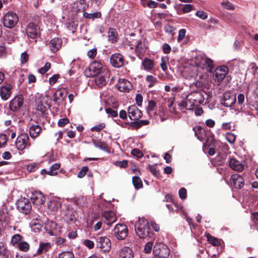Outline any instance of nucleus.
<instances>
[{
    "mask_svg": "<svg viewBox=\"0 0 258 258\" xmlns=\"http://www.w3.org/2000/svg\"><path fill=\"white\" fill-rule=\"evenodd\" d=\"M169 249L162 244H156L153 248L154 257L167 258L169 255Z\"/></svg>",
    "mask_w": 258,
    "mask_h": 258,
    "instance_id": "423d86ee",
    "label": "nucleus"
},
{
    "mask_svg": "<svg viewBox=\"0 0 258 258\" xmlns=\"http://www.w3.org/2000/svg\"><path fill=\"white\" fill-rule=\"evenodd\" d=\"M67 93L68 91L65 88H62L56 91L53 96L54 102L59 105L66 99Z\"/></svg>",
    "mask_w": 258,
    "mask_h": 258,
    "instance_id": "f3484780",
    "label": "nucleus"
},
{
    "mask_svg": "<svg viewBox=\"0 0 258 258\" xmlns=\"http://www.w3.org/2000/svg\"><path fill=\"white\" fill-rule=\"evenodd\" d=\"M179 196L181 199H185L186 198V189L182 187L179 190Z\"/></svg>",
    "mask_w": 258,
    "mask_h": 258,
    "instance_id": "052dcab7",
    "label": "nucleus"
},
{
    "mask_svg": "<svg viewBox=\"0 0 258 258\" xmlns=\"http://www.w3.org/2000/svg\"><path fill=\"white\" fill-rule=\"evenodd\" d=\"M23 104V98L21 95L15 97L9 103V107L11 110L17 111L22 106Z\"/></svg>",
    "mask_w": 258,
    "mask_h": 258,
    "instance_id": "a211bd4d",
    "label": "nucleus"
},
{
    "mask_svg": "<svg viewBox=\"0 0 258 258\" xmlns=\"http://www.w3.org/2000/svg\"><path fill=\"white\" fill-rule=\"evenodd\" d=\"M156 107V103L154 101L150 100L149 102L148 106L147 107V111L148 114L151 116L152 114H155V108Z\"/></svg>",
    "mask_w": 258,
    "mask_h": 258,
    "instance_id": "4c0bfd02",
    "label": "nucleus"
},
{
    "mask_svg": "<svg viewBox=\"0 0 258 258\" xmlns=\"http://www.w3.org/2000/svg\"><path fill=\"white\" fill-rule=\"evenodd\" d=\"M195 136L200 141H203L206 138V132L205 128L201 126H197L195 127Z\"/></svg>",
    "mask_w": 258,
    "mask_h": 258,
    "instance_id": "bb28decb",
    "label": "nucleus"
},
{
    "mask_svg": "<svg viewBox=\"0 0 258 258\" xmlns=\"http://www.w3.org/2000/svg\"><path fill=\"white\" fill-rule=\"evenodd\" d=\"M185 34H186V31L185 29H181L179 30V31L178 32L177 41L178 42H179V41H181V40H182L185 36Z\"/></svg>",
    "mask_w": 258,
    "mask_h": 258,
    "instance_id": "5fc2aeb1",
    "label": "nucleus"
},
{
    "mask_svg": "<svg viewBox=\"0 0 258 258\" xmlns=\"http://www.w3.org/2000/svg\"><path fill=\"white\" fill-rule=\"evenodd\" d=\"M146 81L149 83L148 85L149 88L153 87L158 82L157 78L152 75L147 76L146 77Z\"/></svg>",
    "mask_w": 258,
    "mask_h": 258,
    "instance_id": "e433bc0d",
    "label": "nucleus"
},
{
    "mask_svg": "<svg viewBox=\"0 0 258 258\" xmlns=\"http://www.w3.org/2000/svg\"><path fill=\"white\" fill-rule=\"evenodd\" d=\"M7 141V136L4 134H0V148L4 147Z\"/></svg>",
    "mask_w": 258,
    "mask_h": 258,
    "instance_id": "13d9d810",
    "label": "nucleus"
},
{
    "mask_svg": "<svg viewBox=\"0 0 258 258\" xmlns=\"http://www.w3.org/2000/svg\"><path fill=\"white\" fill-rule=\"evenodd\" d=\"M96 245L103 251H108L111 247L110 239L106 236L98 237L96 240Z\"/></svg>",
    "mask_w": 258,
    "mask_h": 258,
    "instance_id": "f8f14e48",
    "label": "nucleus"
},
{
    "mask_svg": "<svg viewBox=\"0 0 258 258\" xmlns=\"http://www.w3.org/2000/svg\"><path fill=\"white\" fill-rule=\"evenodd\" d=\"M120 258H134V254L133 250L128 247H123L119 253Z\"/></svg>",
    "mask_w": 258,
    "mask_h": 258,
    "instance_id": "cd10ccee",
    "label": "nucleus"
},
{
    "mask_svg": "<svg viewBox=\"0 0 258 258\" xmlns=\"http://www.w3.org/2000/svg\"><path fill=\"white\" fill-rule=\"evenodd\" d=\"M29 137L27 134L22 133L17 138L15 145L18 150L22 151L27 146L30 147V144L28 142Z\"/></svg>",
    "mask_w": 258,
    "mask_h": 258,
    "instance_id": "6e6552de",
    "label": "nucleus"
},
{
    "mask_svg": "<svg viewBox=\"0 0 258 258\" xmlns=\"http://www.w3.org/2000/svg\"><path fill=\"white\" fill-rule=\"evenodd\" d=\"M8 256V252L6 246L2 243H0V258H7Z\"/></svg>",
    "mask_w": 258,
    "mask_h": 258,
    "instance_id": "a18cd8bd",
    "label": "nucleus"
},
{
    "mask_svg": "<svg viewBox=\"0 0 258 258\" xmlns=\"http://www.w3.org/2000/svg\"><path fill=\"white\" fill-rule=\"evenodd\" d=\"M61 41L58 38H54L50 40L48 46L51 51L56 52L61 47Z\"/></svg>",
    "mask_w": 258,
    "mask_h": 258,
    "instance_id": "a878e982",
    "label": "nucleus"
},
{
    "mask_svg": "<svg viewBox=\"0 0 258 258\" xmlns=\"http://www.w3.org/2000/svg\"><path fill=\"white\" fill-rule=\"evenodd\" d=\"M115 165L120 168H125L127 165V162L126 160L117 161L115 162Z\"/></svg>",
    "mask_w": 258,
    "mask_h": 258,
    "instance_id": "69168bd1",
    "label": "nucleus"
},
{
    "mask_svg": "<svg viewBox=\"0 0 258 258\" xmlns=\"http://www.w3.org/2000/svg\"><path fill=\"white\" fill-rule=\"evenodd\" d=\"M141 4L143 7L149 8H155L158 6V3L152 0H141Z\"/></svg>",
    "mask_w": 258,
    "mask_h": 258,
    "instance_id": "f704fd0d",
    "label": "nucleus"
},
{
    "mask_svg": "<svg viewBox=\"0 0 258 258\" xmlns=\"http://www.w3.org/2000/svg\"><path fill=\"white\" fill-rule=\"evenodd\" d=\"M128 116L132 120H137L143 115L142 111L136 106L131 105L127 109Z\"/></svg>",
    "mask_w": 258,
    "mask_h": 258,
    "instance_id": "4468645a",
    "label": "nucleus"
},
{
    "mask_svg": "<svg viewBox=\"0 0 258 258\" xmlns=\"http://www.w3.org/2000/svg\"><path fill=\"white\" fill-rule=\"evenodd\" d=\"M28 58H29V55L26 52H23L21 54V61L22 63H26L28 60Z\"/></svg>",
    "mask_w": 258,
    "mask_h": 258,
    "instance_id": "0e129e2a",
    "label": "nucleus"
},
{
    "mask_svg": "<svg viewBox=\"0 0 258 258\" xmlns=\"http://www.w3.org/2000/svg\"><path fill=\"white\" fill-rule=\"evenodd\" d=\"M93 144L94 146L100 150L107 151L108 150V147L106 145V144L104 142L101 141H93Z\"/></svg>",
    "mask_w": 258,
    "mask_h": 258,
    "instance_id": "58836bf2",
    "label": "nucleus"
},
{
    "mask_svg": "<svg viewBox=\"0 0 258 258\" xmlns=\"http://www.w3.org/2000/svg\"><path fill=\"white\" fill-rule=\"evenodd\" d=\"M185 107L186 109L192 110L194 108V99L191 94L187 95L185 100Z\"/></svg>",
    "mask_w": 258,
    "mask_h": 258,
    "instance_id": "72a5a7b5",
    "label": "nucleus"
},
{
    "mask_svg": "<svg viewBox=\"0 0 258 258\" xmlns=\"http://www.w3.org/2000/svg\"><path fill=\"white\" fill-rule=\"evenodd\" d=\"M222 5L223 6V7L228 10H232L234 9V6L227 0H223L222 3Z\"/></svg>",
    "mask_w": 258,
    "mask_h": 258,
    "instance_id": "8fccbe9b",
    "label": "nucleus"
},
{
    "mask_svg": "<svg viewBox=\"0 0 258 258\" xmlns=\"http://www.w3.org/2000/svg\"><path fill=\"white\" fill-rule=\"evenodd\" d=\"M194 65L191 60H188L183 64L181 75L187 80H191L194 74Z\"/></svg>",
    "mask_w": 258,
    "mask_h": 258,
    "instance_id": "9b49d317",
    "label": "nucleus"
},
{
    "mask_svg": "<svg viewBox=\"0 0 258 258\" xmlns=\"http://www.w3.org/2000/svg\"><path fill=\"white\" fill-rule=\"evenodd\" d=\"M132 154L133 155L136 156L138 158L142 157L143 155V153L141 151H140L139 149H135L132 150Z\"/></svg>",
    "mask_w": 258,
    "mask_h": 258,
    "instance_id": "774afa93",
    "label": "nucleus"
},
{
    "mask_svg": "<svg viewBox=\"0 0 258 258\" xmlns=\"http://www.w3.org/2000/svg\"><path fill=\"white\" fill-rule=\"evenodd\" d=\"M30 198L32 202L36 205L43 204L46 200L45 196L39 191H36L32 193Z\"/></svg>",
    "mask_w": 258,
    "mask_h": 258,
    "instance_id": "6ab92c4d",
    "label": "nucleus"
},
{
    "mask_svg": "<svg viewBox=\"0 0 258 258\" xmlns=\"http://www.w3.org/2000/svg\"><path fill=\"white\" fill-rule=\"evenodd\" d=\"M51 245L49 242H42L39 243V246L36 252L37 255H40L43 253H46L50 249Z\"/></svg>",
    "mask_w": 258,
    "mask_h": 258,
    "instance_id": "c85d7f7f",
    "label": "nucleus"
},
{
    "mask_svg": "<svg viewBox=\"0 0 258 258\" xmlns=\"http://www.w3.org/2000/svg\"><path fill=\"white\" fill-rule=\"evenodd\" d=\"M228 72V69L226 66L218 67L214 71V79L218 85H220L225 78Z\"/></svg>",
    "mask_w": 258,
    "mask_h": 258,
    "instance_id": "9d476101",
    "label": "nucleus"
},
{
    "mask_svg": "<svg viewBox=\"0 0 258 258\" xmlns=\"http://www.w3.org/2000/svg\"><path fill=\"white\" fill-rule=\"evenodd\" d=\"M19 17L17 14L12 11H9L4 15L3 18V23L5 27L12 29L18 23Z\"/></svg>",
    "mask_w": 258,
    "mask_h": 258,
    "instance_id": "7ed1b4c3",
    "label": "nucleus"
},
{
    "mask_svg": "<svg viewBox=\"0 0 258 258\" xmlns=\"http://www.w3.org/2000/svg\"><path fill=\"white\" fill-rule=\"evenodd\" d=\"M118 34L116 31L113 28H110L108 32V41L112 43L117 41Z\"/></svg>",
    "mask_w": 258,
    "mask_h": 258,
    "instance_id": "7c9ffc66",
    "label": "nucleus"
},
{
    "mask_svg": "<svg viewBox=\"0 0 258 258\" xmlns=\"http://www.w3.org/2000/svg\"><path fill=\"white\" fill-rule=\"evenodd\" d=\"M41 131V127L39 125H32L30 127L29 134L32 138L35 139L39 136Z\"/></svg>",
    "mask_w": 258,
    "mask_h": 258,
    "instance_id": "c756f323",
    "label": "nucleus"
},
{
    "mask_svg": "<svg viewBox=\"0 0 258 258\" xmlns=\"http://www.w3.org/2000/svg\"><path fill=\"white\" fill-rule=\"evenodd\" d=\"M128 230L124 224H118L115 225L112 231L113 235L118 239H123L127 235Z\"/></svg>",
    "mask_w": 258,
    "mask_h": 258,
    "instance_id": "1a4fd4ad",
    "label": "nucleus"
},
{
    "mask_svg": "<svg viewBox=\"0 0 258 258\" xmlns=\"http://www.w3.org/2000/svg\"><path fill=\"white\" fill-rule=\"evenodd\" d=\"M243 177L238 174H233L231 176V184L236 188H241L243 185Z\"/></svg>",
    "mask_w": 258,
    "mask_h": 258,
    "instance_id": "5701e85b",
    "label": "nucleus"
},
{
    "mask_svg": "<svg viewBox=\"0 0 258 258\" xmlns=\"http://www.w3.org/2000/svg\"><path fill=\"white\" fill-rule=\"evenodd\" d=\"M101 14L99 12H94L93 13H88L84 12L83 13V16L87 19L94 20L95 18H99L101 17Z\"/></svg>",
    "mask_w": 258,
    "mask_h": 258,
    "instance_id": "ea45409f",
    "label": "nucleus"
},
{
    "mask_svg": "<svg viewBox=\"0 0 258 258\" xmlns=\"http://www.w3.org/2000/svg\"><path fill=\"white\" fill-rule=\"evenodd\" d=\"M118 89L121 92H128L132 88L130 82L124 79H120L116 85Z\"/></svg>",
    "mask_w": 258,
    "mask_h": 258,
    "instance_id": "393cba45",
    "label": "nucleus"
},
{
    "mask_svg": "<svg viewBox=\"0 0 258 258\" xmlns=\"http://www.w3.org/2000/svg\"><path fill=\"white\" fill-rule=\"evenodd\" d=\"M225 138L227 141L230 144H233L236 139V136L231 133H227L225 135Z\"/></svg>",
    "mask_w": 258,
    "mask_h": 258,
    "instance_id": "09e8293b",
    "label": "nucleus"
},
{
    "mask_svg": "<svg viewBox=\"0 0 258 258\" xmlns=\"http://www.w3.org/2000/svg\"><path fill=\"white\" fill-rule=\"evenodd\" d=\"M102 217L104 222L108 225L114 223L117 220L115 214L111 211H104L102 213Z\"/></svg>",
    "mask_w": 258,
    "mask_h": 258,
    "instance_id": "412c9836",
    "label": "nucleus"
},
{
    "mask_svg": "<svg viewBox=\"0 0 258 258\" xmlns=\"http://www.w3.org/2000/svg\"><path fill=\"white\" fill-rule=\"evenodd\" d=\"M195 66L197 68V75H199L201 79L200 81H197L195 83V86L200 88V91L195 90V103L202 104L205 100L204 92L201 91V88H203L206 80L205 74L211 72L214 69V65L211 59L207 57L200 51H198L195 56Z\"/></svg>",
    "mask_w": 258,
    "mask_h": 258,
    "instance_id": "f257e3e1",
    "label": "nucleus"
},
{
    "mask_svg": "<svg viewBox=\"0 0 258 258\" xmlns=\"http://www.w3.org/2000/svg\"><path fill=\"white\" fill-rule=\"evenodd\" d=\"M229 166L233 170L241 171L244 169L245 165L241 161L235 158H231L229 161Z\"/></svg>",
    "mask_w": 258,
    "mask_h": 258,
    "instance_id": "b1692460",
    "label": "nucleus"
},
{
    "mask_svg": "<svg viewBox=\"0 0 258 258\" xmlns=\"http://www.w3.org/2000/svg\"><path fill=\"white\" fill-rule=\"evenodd\" d=\"M207 238L208 242L214 246H218L220 244L219 240L210 234L207 235Z\"/></svg>",
    "mask_w": 258,
    "mask_h": 258,
    "instance_id": "37998d69",
    "label": "nucleus"
},
{
    "mask_svg": "<svg viewBox=\"0 0 258 258\" xmlns=\"http://www.w3.org/2000/svg\"><path fill=\"white\" fill-rule=\"evenodd\" d=\"M153 243L151 242H148L145 245L144 252L146 253H149L153 249Z\"/></svg>",
    "mask_w": 258,
    "mask_h": 258,
    "instance_id": "3c124183",
    "label": "nucleus"
},
{
    "mask_svg": "<svg viewBox=\"0 0 258 258\" xmlns=\"http://www.w3.org/2000/svg\"><path fill=\"white\" fill-rule=\"evenodd\" d=\"M69 122V120L67 118L60 119L58 121V125L60 127H63Z\"/></svg>",
    "mask_w": 258,
    "mask_h": 258,
    "instance_id": "e2e57ef3",
    "label": "nucleus"
},
{
    "mask_svg": "<svg viewBox=\"0 0 258 258\" xmlns=\"http://www.w3.org/2000/svg\"><path fill=\"white\" fill-rule=\"evenodd\" d=\"M23 239V237L19 234H17L13 235L11 239V243L14 246H18Z\"/></svg>",
    "mask_w": 258,
    "mask_h": 258,
    "instance_id": "a19ab883",
    "label": "nucleus"
},
{
    "mask_svg": "<svg viewBox=\"0 0 258 258\" xmlns=\"http://www.w3.org/2000/svg\"><path fill=\"white\" fill-rule=\"evenodd\" d=\"M88 170V168L87 166H84L81 169V170L79 172L78 174V177L79 178H82L83 177L85 174H86Z\"/></svg>",
    "mask_w": 258,
    "mask_h": 258,
    "instance_id": "864d4df0",
    "label": "nucleus"
},
{
    "mask_svg": "<svg viewBox=\"0 0 258 258\" xmlns=\"http://www.w3.org/2000/svg\"><path fill=\"white\" fill-rule=\"evenodd\" d=\"M105 124L103 123H100L99 124H98L96 126H94L91 128L92 131H100L102 130L103 128L105 127Z\"/></svg>",
    "mask_w": 258,
    "mask_h": 258,
    "instance_id": "680f3d73",
    "label": "nucleus"
},
{
    "mask_svg": "<svg viewBox=\"0 0 258 258\" xmlns=\"http://www.w3.org/2000/svg\"><path fill=\"white\" fill-rule=\"evenodd\" d=\"M13 86L10 84H6L0 88V96L3 100H7L12 93Z\"/></svg>",
    "mask_w": 258,
    "mask_h": 258,
    "instance_id": "aec40b11",
    "label": "nucleus"
},
{
    "mask_svg": "<svg viewBox=\"0 0 258 258\" xmlns=\"http://www.w3.org/2000/svg\"><path fill=\"white\" fill-rule=\"evenodd\" d=\"M165 30L166 32L171 35H173L175 28L170 25H167L165 26Z\"/></svg>",
    "mask_w": 258,
    "mask_h": 258,
    "instance_id": "6e6d98bb",
    "label": "nucleus"
},
{
    "mask_svg": "<svg viewBox=\"0 0 258 258\" xmlns=\"http://www.w3.org/2000/svg\"><path fill=\"white\" fill-rule=\"evenodd\" d=\"M26 31L28 37L32 39L37 38L40 34L39 27L34 23H29L26 28Z\"/></svg>",
    "mask_w": 258,
    "mask_h": 258,
    "instance_id": "ddd939ff",
    "label": "nucleus"
},
{
    "mask_svg": "<svg viewBox=\"0 0 258 258\" xmlns=\"http://www.w3.org/2000/svg\"><path fill=\"white\" fill-rule=\"evenodd\" d=\"M58 258H75L74 254L70 251H63L59 253Z\"/></svg>",
    "mask_w": 258,
    "mask_h": 258,
    "instance_id": "de8ad7c7",
    "label": "nucleus"
},
{
    "mask_svg": "<svg viewBox=\"0 0 258 258\" xmlns=\"http://www.w3.org/2000/svg\"><path fill=\"white\" fill-rule=\"evenodd\" d=\"M110 63L112 66L115 68H120L124 63L123 56L120 53H114L110 57Z\"/></svg>",
    "mask_w": 258,
    "mask_h": 258,
    "instance_id": "4be33fe9",
    "label": "nucleus"
},
{
    "mask_svg": "<svg viewBox=\"0 0 258 258\" xmlns=\"http://www.w3.org/2000/svg\"><path fill=\"white\" fill-rule=\"evenodd\" d=\"M129 45L131 49L135 48V52L140 58H141V56L145 52L147 49L146 44L144 41L142 40H133V41L130 42Z\"/></svg>",
    "mask_w": 258,
    "mask_h": 258,
    "instance_id": "39448f33",
    "label": "nucleus"
},
{
    "mask_svg": "<svg viewBox=\"0 0 258 258\" xmlns=\"http://www.w3.org/2000/svg\"><path fill=\"white\" fill-rule=\"evenodd\" d=\"M102 64L98 61H94L84 71L87 77H93L100 74L102 69Z\"/></svg>",
    "mask_w": 258,
    "mask_h": 258,
    "instance_id": "20e7f679",
    "label": "nucleus"
},
{
    "mask_svg": "<svg viewBox=\"0 0 258 258\" xmlns=\"http://www.w3.org/2000/svg\"><path fill=\"white\" fill-rule=\"evenodd\" d=\"M60 203L56 200H51L48 204V208L51 211H56L60 207Z\"/></svg>",
    "mask_w": 258,
    "mask_h": 258,
    "instance_id": "c9c22d12",
    "label": "nucleus"
},
{
    "mask_svg": "<svg viewBox=\"0 0 258 258\" xmlns=\"http://www.w3.org/2000/svg\"><path fill=\"white\" fill-rule=\"evenodd\" d=\"M236 98L232 93L226 92L223 94L221 103L225 107H231L236 102Z\"/></svg>",
    "mask_w": 258,
    "mask_h": 258,
    "instance_id": "2eb2a0df",
    "label": "nucleus"
},
{
    "mask_svg": "<svg viewBox=\"0 0 258 258\" xmlns=\"http://www.w3.org/2000/svg\"><path fill=\"white\" fill-rule=\"evenodd\" d=\"M84 244L86 246L88 247L90 249L93 248L94 246L93 241L89 239L85 240L84 241Z\"/></svg>",
    "mask_w": 258,
    "mask_h": 258,
    "instance_id": "338daca9",
    "label": "nucleus"
},
{
    "mask_svg": "<svg viewBox=\"0 0 258 258\" xmlns=\"http://www.w3.org/2000/svg\"><path fill=\"white\" fill-rule=\"evenodd\" d=\"M20 250L24 252L28 251L30 249V245L26 241H22L17 246Z\"/></svg>",
    "mask_w": 258,
    "mask_h": 258,
    "instance_id": "49530a36",
    "label": "nucleus"
},
{
    "mask_svg": "<svg viewBox=\"0 0 258 258\" xmlns=\"http://www.w3.org/2000/svg\"><path fill=\"white\" fill-rule=\"evenodd\" d=\"M96 54H97V49L96 48H93V49L90 50L87 53V55L88 56V57L92 59L95 58Z\"/></svg>",
    "mask_w": 258,
    "mask_h": 258,
    "instance_id": "bf43d9fd",
    "label": "nucleus"
},
{
    "mask_svg": "<svg viewBox=\"0 0 258 258\" xmlns=\"http://www.w3.org/2000/svg\"><path fill=\"white\" fill-rule=\"evenodd\" d=\"M196 16L202 20H205L208 17L207 13L203 11H197L196 12Z\"/></svg>",
    "mask_w": 258,
    "mask_h": 258,
    "instance_id": "4d7b16f0",
    "label": "nucleus"
},
{
    "mask_svg": "<svg viewBox=\"0 0 258 258\" xmlns=\"http://www.w3.org/2000/svg\"><path fill=\"white\" fill-rule=\"evenodd\" d=\"M51 67V64L50 62H46L44 66L39 70V72L40 73L42 74H45L50 68Z\"/></svg>",
    "mask_w": 258,
    "mask_h": 258,
    "instance_id": "603ef678",
    "label": "nucleus"
},
{
    "mask_svg": "<svg viewBox=\"0 0 258 258\" xmlns=\"http://www.w3.org/2000/svg\"><path fill=\"white\" fill-rule=\"evenodd\" d=\"M142 64L145 70L150 71L153 68L154 63L152 60L146 58L143 60Z\"/></svg>",
    "mask_w": 258,
    "mask_h": 258,
    "instance_id": "473e14b6",
    "label": "nucleus"
},
{
    "mask_svg": "<svg viewBox=\"0 0 258 258\" xmlns=\"http://www.w3.org/2000/svg\"><path fill=\"white\" fill-rule=\"evenodd\" d=\"M95 83L99 88H101L105 85L106 80L104 77L98 76L95 78Z\"/></svg>",
    "mask_w": 258,
    "mask_h": 258,
    "instance_id": "c03bdc74",
    "label": "nucleus"
},
{
    "mask_svg": "<svg viewBox=\"0 0 258 258\" xmlns=\"http://www.w3.org/2000/svg\"><path fill=\"white\" fill-rule=\"evenodd\" d=\"M60 165L58 163H55L51 165L49 170L43 169L42 172H45L46 174L51 176L56 175L57 174V170L60 168Z\"/></svg>",
    "mask_w": 258,
    "mask_h": 258,
    "instance_id": "2f4dec72",
    "label": "nucleus"
},
{
    "mask_svg": "<svg viewBox=\"0 0 258 258\" xmlns=\"http://www.w3.org/2000/svg\"><path fill=\"white\" fill-rule=\"evenodd\" d=\"M17 207L19 210L27 214L31 210V204L28 199L24 198L18 201Z\"/></svg>",
    "mask_w": 258,
    "mask_h": 258,
    "instance_id": "dca6fc26",
    "label": "nucleus"
},
{
    "mask_svg": "<svg viewBox=\"0 0 258 258\" xmlns=\"http://www.w3.org/2000/svg\"><path fill=\"white\" fill-rule=\"evenodd\" d=\"M217 143L214 141L212 137H208L206 141V142L203 144V150L204 153H208L210 156H213L215 154V148L216 147Z\"/></svg>",
    "mask_w": 258,
    "mask_h": 258,
    "instance_id": "0eeeda50",
    "label": "nucleus"
},
{
    "mask_svg": "<svg viewBox=\"0 0 258 258\" xmlns=\"http://www.w3.org/2000/svg\"><path fill=\"white\" fill-rule=\"evenodd\" d=\"M133 183L136 189L142 187L143 183L141 178L138 176H134L132 179Z\"/></svg>",
    "mask_w": 258,
    "mask_h": 258,
    "instance_id": "79ce46f5",
    "label": "nucleus"
},
{
    "mask_svg": "<svg viewBox=\"0 0 258 258\" xmlns=\"http://www.w3.org/2000/svg\"><path fill=\"white\" fill-rule=\"evenodd\" d=\"M137 234L141 238H145L150 235V227L147 220L139 218L138 222L135 225Z\"/></svg>",
    "mask_w": 258,
    "mask_h": 258,
    "instance_id": "f03ea898",
    "label": "nucleus"
}]
</instances>
